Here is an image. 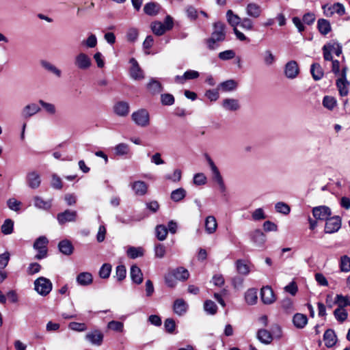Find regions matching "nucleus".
Returning <instances> with one entry per match:
<instances>
[{"label": "nucleus", "mask_w": 350, "mask_h": 350, "mask_svg": "<svg viewBox=\"0 0 350 350\" xmlns=\"http://www.w3.org/2000/svg\"><path fill=\"white\" fill-rule=\"evenodd\" d=\"M226 19L229 25L232 26L233 29L236 28L238 25H240L241 20V18L231 10H228L226 12Z\"/></svg>", "instance_id": "72a5a7b5"}, {"label": "nucleus", "mask_w": 350, "mask_h": 350, "mask_svg": "<svg viewBox=\"0 0 350 350\" xmlns=\"http://www.w3.org/2000/svg\"><path fill=\"white\" fill-rule=\"evenodd\" d=\"M131 67L129 68V75L131 79L135 81H140L145 78L144 70L139 66L138 62L135 58L129 60Z\"/></svg>", "instance_id": "39448f33"}, {"label": "nucleus", "mask_w": 350, "mask_h": 350, "mask_svg": "<svg viewBox=\"0 0 350 350\" xmlns=\"http://www.w3.org/2000/svg\"><path fill=\"white\" fill-rule=\"evenodd\" d=\"M52 200H44L40 196H35L33 198V204L34 206L39 208V209H43V210H49L51 208Z\"/></svg>", "instance_id": "c85d7f7f"}, {"label": "nucleus", "mask_w": 350, "mask_h": 350, "mask_svg": "<svg viewBox=\"0 0 350 350\" xmlns=\"http://www.w3.org/2000/svg\"><path fill=\"white\" fill-rule=\"evenodd\" d=\"M193 183L197 185H204L206 183V177L203 173H198L194 175Z\"/></svg>", "instance_id": "774afa93"}, {"label": "nucleus", "mask_w": 350, "mask_h": 350, "mask_svg": "<svg viewBox=\"0 0 350 350\" xmlns=\"http://www.w3.org/2000/svg\"><path fill=\"white\" fill-rule=\"evenodd\" d=\"M174 311L178 316L185 314L188 310V304L183 299H178L174 303Z\"/></svg>", "instance_id": "412c9836"}, {"label": "nucleus", "mask_w": 350, "mask_h": 350, "mask_svg": "<svg viewBox=\"0 0 350 350\" xmlns=\"http://www.w3.org/2000/svg\"><path fill=\"white\" fill-rule=\"evenodd\" d=\"M245 299L248 304H255L258 299L256 291L254 288L247 290L245 295Z\"/></svg>", "instance_id": "a19ab883"}, {"label": "nucleus", "mask_w": 350, "mask_h": 350, "mask_svg": "<svg viewBox=\"0 0 350 350\" xmlns=\"http://www.w3.org/2000/svg\"><path fill=\"white\" fill-rule=\"evenodd\" d=\"M312 215L317 220H326L331 216L332 211L327 206H319L313 208Z\"/></svg>", "instance_id": "1a4fd4ad"}, {"label": "nucleus", "mask_w": 350, "mask_h": 350, "mask_svg": "<svg viewBox=\"0 0 350 350\" xmlns=\"http://www.w3.org/2000/svg\"><path fill=\"white\" fill-rule=\"evenodd\" d=\"M77 282L81 286H88L93 282V277L90 272L80 273L76 278Z\"/></svg>", "instance_id": "bb28decb"}, {"label": "nucleus", "mask_w": 350, "mask_h": 350, "mask_svg": "<svg viewBox=\"0 0 350 350\" xmlns=\"http://www.w3.org/2000/svg\"><path fill=\"white\" fill-rule=\"evenodd\" d=\"M1 232L3 234H10L13 232L14 221L11 219H6L1 226Z\"/></svg>", "instance_id": "a18cd8bd"}, {"label": "nucleus", "mask_w": 350, "mask_h": 350, "mask_svg": "<svg viewBox=\"0 0 350 350\" xmlns=\"http://www.w3.org/2000/svg\"><path fill=\"white\" fill-rule=\"evenodd\" d=\"M75 65L80 69H88L91 66V59L85 54L80 53L75 58Z\"/></svg>", "instance_id": "dca6fc26"}, {"label": "nucleus", "mask_w": 350, "mask_h": 350, "mask_svg": "<svg viewBox=\"0 0 350 350\" xmlns=\"http://www.w3.org/2000/svg\"><path fill=\"white\" fill-rule=\"evenodd\" d=\"M236 267L238 273L240 274L247 275L250 273V268L243 260H237Z\"/></svg>", "instance_id": "de8ad7c7"}, {"label": "nucleus", "mask_w": 350, "mask_h": 350, "mask_svg": "<svg viewBox=\"0 0 350 350\" xmlns=\"http://www.w3.org/2000/svg\"><path fill=\"white\" fill-rule=\"evenodd\" d=\"M282 308L288 314L294 311L293 302L290 298H285L282 301Z\"/></svg>", "instance_id": "4d7b16f0"}, {"label": "nucleus", "mask_w": 350, "mask_h": 350, "mask_svg": "<svg viewBox=\"0 0 350 350\" xmlns=\"http://www.w3.org/2000/svg\"><path fill=\"white\" fill-rule=\"evenodd\" d=\"M317 28L319 32L323 35L327 34L332 29L329 21L324 18H320L318 20Z\"/></svg>", "instance_id": "f704fd0d"}, {"label": "nucleus", "mask_w": 350, "mask_h": 350, "mask_svg": "<svg viewBox=\"0 0 350 350\" xmlns=\"http://www.w3.org/2000/svg\"><path fill=\"white\" fill-rule=\"evenodd\" d=\"M126 254L129 258L135 259L142 256L144 254V251L141 247H129L126 251Z\"/></svg>", "instance_id": "37998d69"}, {"label": "nucleus", "mask_w": 350, "mask_h": 350, "mask_svg": "<svg viewBox=\"0 0 350 350\" xmlns=\"http://www.w3.org/2000/svg\"><path fill=\"white\" fill-rule=\"evenodd\" d=\"M222 107L228 111H237L240 106L239 101L234 98H226L222 102Z\"/></svg>", "instance_id": "473e14b6"}, {"label": "nucleus", "mask_w": 350, "mask_h": 350, "mask_svg": "<svg viewBox=\"0 0 350 350\" xmlns=\"http://www.w3.org/2000/svg\"><path fill=\"white\" fill-rule=\"evenodd\" d=\"M131 186L135 193L138 196L145 195L148 190L147 184L142 180L135 181Z\"/></svg>", "instance_id": "4be33fe9"}, {"label": "nucleus", "mask_w": 350, "mask_h": 350, "mask_svg": "<svg viewBox=\"0 0 350 350\" xmlns=\"http://www.w3.org/2000/svg\"><path fill=\"white\" fill-rule=\"evenodd\" d=\"M40 111V108L35 103H31L26 105L22 111V115L24 118H29Z\"/></svg>", "instance_id": "7c9ffc66"}, {"label": "nucleus", "mask_w": 350, "mask_h": 350, "mask_svg": "<svg viewBox=\"0 0 350 350\" xmlns=\"http://www.w3.org/2000/svg\"><path fill=\"white\" fill-rule=\"evenodd\" d=\"M48 243V239L44 236L38 237L35 241L33 248L38 251V254L35 256L36 259L41 260L46 257Z\"/></svg>", "instance_id": "20e7f679"}, {"label": "nucleus", "mask_w": 350, "mask_h": 350, "mask_svg": "<svg viewBox=\"0 0 350 350\" xmlns=\"http://www.w3.org/2000/svg\"><path fill=\"white\" fill-rule=\"evenodd\" d=\"M126 270L124 265H118L116 269V277L118 281H122L126 278Z\"/></svg>", "instance_id": "e2e57ef3"}, {"label": "nucleus", "mask_w": 350, "mask_h": 350, "mask_svg": "<svg viewBox=\"0 0 350 350\" xmlns=\"http://www.w3.org/2000/svg\"><path fill=\"white\" fill-rule=\"evenodd\" d=\"M152 31L157 36H161L166 31L164 25L161 22H154L151 25Z\"/></svg>", "instance_id": "6e6d98bb"}, {"label": "nucleus", "mask_w": 350, "mask_h": 350, "mask_svg": "<svg viewBox=\"0 0 350 350\" xmlns=\"http://www.w3.org/2000/svg\"><path fill=\"white\" fill-rule=\"evenodd\" d=\"M246 13L251 17L258 18L262 13V9L257 3H250L246 7Z\"/></svg>", "instance_id": "cd10ccee"}, {"label": "nucleus", "mask_w": 350, "mask_h": 350, "mask_svg": "<svg viewBox=\"0 0 350 350\" xmlns=\"http://www.w3.org/2000/svg\"><path fill=\"white\" fill-rule=\"evenodd\" d=\"M293 323L297 329H303L308 323V317L301 313H296L293 317Z\"/></svg>", "instance_id": "5701e85b"}, {"label": "nucleus", "mask_w": 350, "mask_h": 350, "mask_svg": "<svg viewBox=\"0 0 350 350\" xmlns=\"http://www.w3.org/2000/svg\"><path fill=\"white\" fill-rule=\"evenodd\" d=\"M159 10V5L154 2L146 3L144 7V12L150 16L156 15Z\"/></svg>", "instance_id": "4c0bfd02"}, {"label": "nucleus", "mask_w": 350, "mask_h": 350, "mask_svg": "<svg viewBox=\"0 0 350 350\" xmlns=\"http://www.w3.org/2000/svg\"><path fill=\"white\" fill-rule=\"evenodd\" d=\"M334 315L337 321L343 322L347 319L348 313L345 309L338 306L334 311Z\"/></svg>", "instance_id": "09e8293b"}, {"label": "nucleus", "mask_w": 350, "mask_h": 350, "mask_svg": "<svg viewBox=\"0 0 350 350\" xmlns=\"http://www.w3.org/2000/svg\"><path fill=\"white\" fill-rule=\"evenodd\" d=\"M298 64L295 61L288 62L285 66V75L288 79H295L299 74Z\"/></svg>", "instance_id": "ddd939ff"}, {"label": "nucleus", "mask_w": 350, "mask_h": 350, "mask_svg": "<svg viewBox=\"0 0 350 350\" xmlns=\"http://www.w3.org/2000/svg\"><path fill=\"white\" fill-rule=\"evenodd\" d=\"M173 276L176 280L184 281L188 279L189 273L187 269L183 267H178L174 270Z\"/></svg>", "instance_id": "e433bc0d"}, {"label": "nucleus", "mask_w": 350, "mask_h": 350, "mask_svg": "<svg viewBox=\"0 0 350 350\" xmlns=\"http://www.w3.org/2000/svg\"><path fill=\"white\" fill-rule=\"evenodd\" d=\"M204 309L207 314L214 315L217 312V306L212 300H206L204 304Z\"/></svg>", "instance_id": "49530a36"}, {"label": "nucleus", "mask_w": 350, "mask_h": 350, "mask_svg": "<svg viewBox=\"0 0 350 350\" xmlns=\"http://www.w3.org/2000/svg\"><path fill=\"white\" fill-rule=\"evenodd\" d=\"M340 267L342 271L349 272L350 271V258L345 255L340 258Z\"/></svg>", "instance_id": "052dcab7"}, {"label": "nucleus", "mask_w": 350, "mask_h": 350, "mask_svg": "<svg viewBox=\"0 0 350 350\" xmlns=\"http://www.w3.org/2000/svg\"><path fill=\"white\" fill-rule=\"evenodd\" d=\"M68 328L73 331L81 332L87 329V326L83 323L70 322L68 324Z\"/></svg>", "instance_id": "680f3d73"}, {"label": "nucleus", "mask_w": 350, "mask_h": 350, "mask_svg": "<svg viewBox=\"0 0 350 350\" xmlns=\"http://www.w3.org/2000/svg\"><path fill=\"white\" fill-rule=\"evenodd\" d=\"M39 104L43 107L47 113L52 116L56 113V107L54 104L46 103L43 100H40Z\"/></svg>", "instance_id": "603ef678"}, {"label": "nucleus", "mask_w": 350, "mask_h": 350, "mask_svg": "<svg viewBox=\"0 0 350 350\" xmlns=\"http://www.w3.org/2000/svg\"><path fill=\"white\" fill-rule=\"evenodd\" d=\"M107 328L115 332H122L124 329V324L120 321H111L108 323Z\"/></svg>", "instance_id": "13d9d810"}, {"label": "nucleus", "mask_w": 350, "mask_h": 350, "mask_svg": "<svg viewBox=\"0 0 350 350\" xmlns=\"http://www.w3.org/2000/svg\"><path fill=\"white\" fill-rule=\"evenodd\" d=\"M111 272V265L109 263H105L99 270V276L103 279H107L109 277Z\"/></svg>", "instance_id": "864d4df0"}, {"label": "nucleus", "mask_w": 350, "mask_h": 350, "mask_svg": "<svg viewBox=\"0 0 350 350\" xmlns=\"http://www.w3.org/2000/svg\"><path fill=\"white\" fill-rule=\"evenodd\" d=\"M131 119L135 124L141 127H146L150 124V114L145 109H140L134 111Z\"/></svg>", "instance_id": "7ed1b4c3"}, {"label": "nucleus", "mask_w": 350, "mask_h": 350, "mask_svg": "<svg viewBox=\"0 0 350 350\" xmlns=\"http://www.w3.org/2000/svg\"><path fill=\"white\" fill-rule=\"evenodd\" d=\"M165 254V247L161 243L156 244L154 246V255L157 258H162Z\"/></svg>", "instance_id": "338daca9"}, {"label": "nucleus", "mask_w": 350, "mask_h": 350, "mask_svg": "<svg viewBox=\"0 0 350 350\" xmlns=\"http://www.w3.org/2000/svg\"><path fill=\"white\" fill-rule=\"evenodd\" d=\"M155 234L159 241H163L167 237V228L164 225H158L155 229Z\"/></svg>", "instance_id": "3c124183"}, {"label": "nucleus", "mask_w": 350, "mask_h": 350, "mask_svg": "<svg viewBox=\"0 0 350 350\" xmlns=\"http://www.w3.org/2000/svg\"><path fill=\"white\" fill-rule=\"evenodd\" d=\"M334 303L340 308L350 306V296H343L342 295H336Z\"/></svg>", "instance_id": "58836bf2"}, {"label": "nucleus", "mask_w": 350, "mask_h": 350, "mask_svg": "<svg viewBox=\"0 0 350 350\" xmlns=\"http://www.w3.org/2000/svg\"><path fill=\"white\" fill-rule=\"evenodd\" d=\"M323 107L330 111L333 110L337 105L336 98L330 96H325L323 98Z\"/></svg>", "instance_id": "ea45409f"}, {"label": "nucleus", "mask_w": 350, "mask_h": 350, "mask_svg": "<svg viewBox=\"0 0 350 350\" xmlns=\"http://www.w3.org/2000/svg\"><path fill=\"white\" fill-rule=\"evenodd\" d=\"M41 65L46 70L55 75L57 77H59L61 76V70L50 62L43 60L41 62Z\"/></svg>", "instance_id": "8fccbe9b"}, {"label": "nucleus", "mask_w": 350, "mask_h": 350, "mask_svg": "<svg viewBox=\"0 0 350 350\" xmlns=\"http://www.w3.org/2000/svg\"><path fill=\"white\" fill-rule=\"evenodd\" d=\"M52 287L53 284L51 280L44 277H40L34 281V289L42 296L49 294Z\"/></svg>", "instance_id": "f03ea898"}, {"label": "nucleus", "mask_w": 350, "mask_h": 350, "mask_svg": "<svg viewBox=\"0 0 350 350\" xmlns=\"http://www.w3.org/2000/svg\"><path fill=\"white\" fill-rule=\"evenodd\" d=\"M186 196V191L183 188L176 189L171 193V199L174 202H179Z\"/></svg>", "instance_id": "c03bdc74"}, {"label": "nucleus", "mask_w": 350, "mask_h": 350, "mask_svg": "<svg viewBox=\"0 0 350 350\" xmlns=\"http://www.w3.org/2000/svg\"><path fill=\"white\" fill-rule=\"evenodd\" d=\"M174 101L175 99L172 94L169 93L161 94V103L163 105L171 106L174 105Z\"/></svg>", "instance_id": "5fc2aeb1"}, {"label": "nucleus", "mask_w": 350, "mask_h": 350, "mask_svg": "<svg viewBox=\"0 0 350 350\" xmlns=\"http://www.w3.org/2000/svg\"><path fill=\"white\" fill-rule=\"evenodd\" d=\"M250 239L257 247H262L266 241V237L260 230H256L250 234Z\"/></svg>", "instance_id": "2eb2a0df"}, {"label": "nucleus", "mask_w": 350, "mask_h": 350, "mask_svg": "<svg viewBox=\"0 0 350 350\" xmlns=\"http://www.w3.org/2000/svg\"><path fill=\"white\" fill-rule=\"evenodd\" d=\"M138 37V31L135 28H130L126 32V40L129 42H135Z\"/></svg>", "instance_id": "69168bd1"}, {"label": "nucleus", "mask_w": 350, "mask_h": 350, "mask_svg": "<svg viewBox=\"0 0 350 350\" xmlns=\"http://www.w3.org/2000/svg\"><path fill=\"white\" fill-rule=\"evenodd\" d=\"M26 183L27 186L32 189H38L41 184V177L38 172L36 171H31L27 174Z\"/></svg>", "instance_id": "6e6552de"}, {"label": "nucleus", "mask_w": 350, "mask_h": 350, "mask_svg": "<svg viewBox=\"0 0 350 350\" xmlns=\"http://www.w3.org/2000/svg\"><path fill=\"white\" fill-rule=\"evenodd\" d=\"M261 300L265 304H271L275 301V296L270 286H264L260 292Z\"/></svg>", "instance_id": "9b49d317"}, {"label": "nucleus", "mask_w": 350, "mask_h": 350, "mask_svg": "<svg viewBox=\"0 0 350 350\" xmlns=\"http://www.w3.org/2000/svg\"><path fill=\"white\" fill-rule=\"evenodd\" d=\"M206 160L207 162L211 167L212 174H213V179L215 180L217 184L221 183L224 182L223 178L219 172V169L214 163L213 161L211 159V158L206 155Z\"/></svg>", "instance_id": "a211bd4d"}, {"label": "nucleus", "mask_w": 350, "mask_h": 350, "mask_svg": "<svg viewBox=\"0 0 350 350\" xmlns=\"http://www.w3.org/2000/svg\"><path fill=\"white\" fill-rule=\"evenodd\" d=\"M103 338V334L98 329L90 332L85 335V339L92 345L96 346H100L102 345Z\"/></svg>", "instance_id": "9d476101"}, {"label": "nucleus", "mask_w": 350, "mask_h": 350, "mask_svg": "<svg viewBox=\"0 0 350 350\" xmlns=\"http://www.w3.org/2000/svg\"><path fill=\"white\" fill-rule=\"evenodd\" d=\"M130 275L133 282L136 284H140L142 283L143 273L139 267L137 265H133L131 267Z\"/></svg>", "instance_id": "393cba45"}, {"label": "nucleus", "mask_w": 350, "mask_h": 350, "mask_svg": "<svg viewBox=\"0 0 350 350\" xmlns=\"http://www.w3.org/2000/svg\"><path fill=\"white\" fill-rule=\"evenodd\" d=\"M226 38V25L221 21L215 22L213 24V29L211 37L209 39V44H215L217 42H222Z\"/></svg>", "instance_id": "f257e3e1"}, {"label": "nucleus", "mask_w": 350, "mask_h": 350, "mask_svg": "<svg viewBox=\"0 0 350 350\" xmlns=\"http://www.w3.org/2000/svg\"><path fill=\"white\" fill-rule=\"evenodd\" d=\"M310 73L314 81H319L321 79L324 75L322 67L318 63H314L311 65Z\"/></svg>", "instance_id": "2f4dec72"}, {"label": "nucleus", "mask_w": 350, "mask_h": 350, "mask_svg": "<svg viewBox=\"0 0 350 350\" xmlns=\"http://www.w3.org/2000/svg\"><path fill=\"white\" fill-rule=\"evenodd\" d=\"M59 250L64 255H70L73 252V245L72 243L68 240H63L58 244Z\"/></svg>", "instance_id": "c756f323"}, {"label": "nucleus", "mask_w": 350, "mask_h": 350, "mask_svg": "<svg viewBox=\"0 0 350 350\" xmlns=\"http://www.w3.org/2000/svg\"><path fill=\"white\" fill-rule=\"evenodd\" d=\"M146 89L150 94L155 95L161 93L163 90V87L155 78H151L146 84Z\"/></svg>", "instance_id": "f8f14e48"}, {"label": "nucleus", "mask_w": 350, "mask_h": 350, "mask_svg": "<svg viewBox=\"0 0 350 350\" xmlns=\"http://www.w3.org/2000/svg\"><path fill=\"white\" fill-rule=\"evenodd\" d=\"M219 87L224 92H230L237 88V83L233 79H229L221 83Z\"/></svg>", "instance_id": "79ce46f5"}, {"label": "nucleus", "mask_w": 350, "mask_h": 350, "mask_svg": "<svg viewBox=\"0 0 350 350\" xmlns=\"http://www.w3.org/2000/svg\"><path fill=\"white\" fill-rule=\"evenodd\" d=\"M205 231L208 234H213L217 228V222L215 217L213 215H209L206 217L204 222Z\"/></svg>", "instance_id": "aec40b11"}, {"label": "nucleus", "mask_w": 350, "mask_h": 350, "mask_svg": "<svg viewBox=\"0 0 350 350\" xmlns=\"http://www.w3.org/2000/svg\"><path fill=\"white\" fill-rule=\"evenodd\" d=\"M323 340L327 347H332L337 342V336L332 329H327L323 334Z\"/></svg>", "instance_id": "6ab92c4d"}, {"label": "nucleus", "mask_w": 350, "mask_h": 350, "mask_svg": "<svg viewBox=\"0 0 350 350\" xmlns=\"http://www.w3.org/2000/svg\"><path fill=\"white\" fill-rule=\"evenodd\" d=\"M349 83L347 79H338L336 81V86L341 96H345L349 93L348 85Z\"/></svg>", "instance_id": "c9c22d12"}, {"label": "nucleus", "mask_w": 350, "mask_h": 350, "mask_svg": "<svg viewBox=\"0 0 350 350\" xmlns=\"http://www.w3.org/2000/svg\"><path fill=\"white\" fill-rule=\"evenodd\" d=\"M334 45H323V57L326 61H332Z\"/></svg>", "instance_id": "0e129e2a"}, {"label": "nucleus", "mask_w": 350, "mask_h": 350, "mask_svg": "<svg viewBox=\"0 0 350 350\" xmlns=\"http://www.w3.org/2000/svg\"><path fill=\"white\" fill-rule=\"evenodd\" d=\"M77 218V213L76 211L66 209L64 212L57 215V219L60 225H64L67 222H75Z\"/></svg>", "instance_id": "0eeeda50"}, {"label": "nucleus", "mask_w": 350, "mask_h": 350, "mask_svg": "<svg viewBox=\"0 0 350 350\" xmlns=\"http://www.w3.org/2000/svg\"><path fill=\"white\" fill-rule=\"evenodd\" d=\"M326 5L323 6V8L325 10ZM327 16H332L334 13H337L340 16H342L345 13V8L344 5L340 3H335L332 5L329 6L327 10H325Z\"/></svg>", "instance_id": "f3484780"}, {"label": "nucleus", "mask_w": 350, "mask_h": 350, "mask_svg": "<svg viewBox=\"0 0 350 350\" xmlns=\"http://www.w3.org/2000/svg\"><path fill=\"white\" fill-rule=\"evenodd\" d=\"M325 232L332 234L339 230L341 228V218L339 216L328 217L325 220Z\"/></svg>", "instance_id": "423d86ee"}, {"label": "nucleus", "mask_w": 350, "mask_h": 350, "mask_svg": "<svg viewBox=\"0 0 350 350\" xmlns=\"http://www.w3.org/2000/svg\"><path fill=\"white\" fill-rule=\"evenodd\" d=\"M256 338L258 340L265 345L270 344L273 340V336L271 334L267 329H260L257 332Z\"/></svg>", "instance_id": "a878e982"}, {"label": "nucleus", "mask_w": 350, "mask_h": 350, "mask_svg": "<svg viewBox=\"0 0 350 350\" xmlns=\"http://www.w3.org/2000/svg\"><path fill=\"white\" fill-rule=\"evenodd\" d=\"M130 106L127 102L119 101L113 106L114 113L120 117H125L129 113Z\"/></svg>", "instance_id": "4468645a"}, {"label": "nucleus", "mask_w": 350, "mask_h": 350, "mask_svg": "<svg viewBox=\"0 0 350 350\" xmlns=\"http://www.w3.org/2000/svg\"><path fill=\"white\" fill-rule=\"evenodd\" d=\"M114 153L116 156H131V149L129 146L125 143H120L114 146Z\"/></svg>", "instance_id": "b1692460"}, {"label": "nucleus", "mask_w": 350, "mask_h": 350, "mask_svg": "<svg viewBox=\"0 0 350 350\" xmlns=\"http://www.w3.org/2000/svg\"><path fill=\"white\" fill-rule=\"evenodd\" d=\"M275 208L277 212L284 215H288L291 211L290 206L287 204L282 202L276 203L275 205Z\"/></svg>", "instance_id": "bf43d9fd"}]
</instances>
